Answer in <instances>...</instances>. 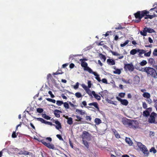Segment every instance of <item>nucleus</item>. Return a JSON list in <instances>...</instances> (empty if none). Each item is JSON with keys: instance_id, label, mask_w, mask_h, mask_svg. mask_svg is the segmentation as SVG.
<instances>
[{"instance_id": "obj_26", "label": "nucleus", "mask_w": 157, "mask_h": 157, "mask_svg": "<svg viewBox=\"0 0 157 157\" xmlns=\"http://www.w3.org/2000/svg\"><path fill=\"white\" fill-rule=\"evenodd\" d=\"M99 56L101 59H103V62H105L106 59V57L104 55H103L101 53H100L99 55Z\"/></svg>"}, {"instance_id": "obj_1", "label": "nucleus", "mask_w": 157, "mask_h": 157, "mask_svg": "<svg viewBox=\"0 0 157 157\" xmlns=\"http://www.w3.org/2000/svg\"><path fill=\"white\" fill-rule=\"evenodd\" d=\"M149 12L147 10L137 11L134 14L135 18L137 19L136 20L135 22L137 23L141 21V19L143 17H144L145 19H147L148 18L152 19L155 16V14L150 15L149 14Z\"/></svg>"}, {"instance_id": "obj_7", "label": "nucleus", "mask_w": 157, "mask_h": 157, "mask_svg": "<svg viewBox=\"0 0 157 157\" xmlns=\"http://www.w3.org/2000/svg\"><path fill=\"white\" fill-rule=\"evenodd\" d=\"M40 142L49 149H54L55 148V146L53 144L46 142L44 139L40 140Z\"/></svg>"}, {"instance_id": "obj_64", "label": "nucleus", "mask_w": 157, "mask_h": 157, "mask_svg": "<svg viewBox=\"0 0 157 157\" xmlns=\"http://www.w3.org/2000/svg\"><path fill=\"white\" fill-rule=\"evenodd\" d=\"M153 54L155 56H157V49L156 48L154 49Z\"/></svg>"}, {"instance_id": "obj_44", "label": "nucleus", "mask_w": 157, "mask_h": 157, "mask_svg": "<svg viewBox=\"0 0 157 157\" xmlns=\"http://www.w3.org/2000/svg\"><path fill=\"white\" fill-rule=\"evenodd\" d=\"M75 95L78 98H81L82 96L81 93L79 92L76 93Z\"/></svg>"}, {"instance_id": "obj_14", "label": "nucleus", "mask_w": 157, "mask_h": 157, "mask_svg": "<svg viewBox=\"0 0 157 157\" xmlns=\"http://www.w3.org/2000/svg\"><path fill=\"white\" fill-rule=\"evenodd\" d=\"M54 123L56 124V125L55 124H53V125L55 126L56 128L58 130H59L60 129H61L62 128L60 122L58 120L56 121Z\"/></svg>"}, {"instance_id": "obj_22", "label": "nucleus", "mask_w": 157, "mask_h": 157, "mask_svg": "<svg viewBox=\"0 0 157 157\" xmlns=\"http://www.w3.org/2000/svg\"><path fill=\"white\" fill-rule=\"evenodd\" d=\"M66 119H67V123L68 124L71 125L73 123V121H72V118L71 117H66Z\"/></svg>"}, {"instance_id": "obj_24", "label": "nucleus", "mask_w": 157, "mask_h": 157, "mask_svg": "<svg viewBox=\"0 0 157 157\" xmlns=\"http://www.w3.org/2000/svg\"><path fill=\"white\" fill-rule=\"evenodd\" d=\"M143 97L144 98H149L151 97L150 94L148 92L144 93L143 95Z\"/></svg>"}, {"instance_id": "obj_57", "label": "nucleus", "mask_w": 157, "mask_h": 157, "mask_svg": "<svg viewBox=\"0 0 157 157\" xmlns=\"http://www.w3.org/2000/svg\"><path fill=\"white\" fill-rule=\"evenodd\" d=\"M142 105L144 109H147V105L145 102H143Z\"/></svg>"}, {"instance_id": "obj_16", "label": "nucleus", "mask_w": 157, "mask_h": 157, "mask_svg": "<svg viewBox=\"0 0 157 157\" xmlns=\"http://www.w3.org/2000/svg\"><path fill=\"white\" fill-rule=\"evenodd\" d=\"M61 111L59 110L56 109L54 111V113L55 116L57 117H60V113H61Z\"/></svg>"}, {"instance_id": "obj_61", "label": "nucleus", "mask_w": 157, "mask_h": 157, "mask_svg": "<svg viewBox=\"0 0 157 157\" xmlns=\"http://www.w3.org/2000/svg\"><path fill=\"white\" fill-rule=\"evenodd\" d=\"M101 81L103 83H105V84H107L108 83V82H107V79H106V78H103L102 80H101Z\"/></svg>"}, {"instance_id": "obj_62", "label": "nucleus", "mask_w": 157, "mask_h": 157, "mask_svg": "<svg viewBox=\"0 0 157 157\" xmlns=\"http://www.w3.org/2000/svg\"><path fill=\"white\" fill-rule=\"evenodd\" d=\"M41 153L42 157H47L46 154L45 152L43 151V152H41Z\"/></svg>"}, {"instance_id": "obj_25", "label": "nucleus", "mask_w": 157, "mask_h": 157, "mask_svg": "<svg viewBox=\"0 0 157 157\" xmlns=\"http://www.w3.org/2000/svg\"><path fill=\"white\" fill-rule=\"evenodd\" d=\"M82 88L85 90L87 93H88V91H90V90L88 86H86L85 84H82Z\"/></svg>"}, {"instance_id": "obj_54", "label": "nucleus", "mask_w": 157, "mask_h": 157, "mask_svg": "<svg viewBox=\"0 0 157 157\" xmlns=\"http://www.w3.org/2000/svg\"><path fill=\"white\" fill-rule=\"evenodd\" d=\"M56 137L60 140H63L61 135L57 134L56 135Z\"/></svg>"}, {"instance_id": "obj_28", "label": "nucleus", "mask_w": 157, "mask_h": 157, "mask_svg": "<svg viewBox=\"0 0 157 157\" xmlns=\"http://www.w3.org/2000/svg\"><path fill=\"white\" fill-rule=\"evenodd\" d=\"M113 132L114 133V134L116 137L117 138H119L120 137V135L117 132V131L116 130L114 129L113 130Z\"/></svg>"}, {"instance_id": "obj_3", "label": "nucleus", "mask_w": 157, "mask_h": 157, "mask_svg": "<svg viewBox=\"0 0 157 157\" xmlns=\"http://www.w3.org/2000/svg\"><path fill=\"white\" fill-rule=\"evenodd\" d=\"M87 60L86 58L81 59L79 61L81 62V65L82 67L83 68V70L84 71H90L91 69L88 66L87 63L85 62V61Z\"/></svg>"}, {"instance_id": "obj_5", "label": "nucleus", "mask_w": 157, "mask_h": 157, "mask_svg": "<svg viewBox=\"0 0 157 157\" xmlns=\"http://www.w3.org/2000/svg\"><path fill=\"white\" fill-rule=\"evenodd\" d=\"M81 137L82 140L89 141L90 139V135L88 132L84 131L82 132Z\"/></svg>"}, {"instance_id": "obj_4", "label": "nucleus", "mask_w": 157, "mask_h": 157, "mask_svg": "<svg viewBox=\"0 0 157 157\" xmlns=\"http://www.w3.org/2000/svg\"><path fill=\"white\" fill-rule=\"evenodd\" d=\"M150 117L148 119V122L150 124H157V121L155 120L156 117H157V114L154 112L151 113Z\"/></svg>"}, {"instance_id": "obj_29", "label": "nucleus", "mask_w": 157, "mask_h": 157, "mask_svg": "<svg viewBox=\"0 0 157 157\" xmlns=\"http://www.w3.org/2000/svg\"><path fill=\"white\" fill-rule=\"evenodd\" d=\"M47 79L48 81H52L53 79L51 75L50 74H48L47 75Z\"/></svg>"}, {"instance_id": "obj_6", "label": "nucleus", "mask_w": 157, "mask_h": 157, "mask_svg": "<svg viewBox=\"0 0 157 157\" xmlns=\"http://www.w3.org/2000/svg\"><path fill=\"white\" fill-rule=\"evenodd\" d=\"M124 69L125 71L128 70L130 72L133 71L134 69V67L132 63L126 64L124 65Z\"/></svg>"}, {"instance_id": "obj_13", "label": "nucleus", "mask_w": 157, "mask_h": 157, "mask_svg": "<svg viewBox=\"0 0 157 157\" xmlns=\"http://www.w3.org/2000/svg\"><path fill=\"white\" fill-rule=\"evenodd\" d=\"M88 72L92 74L95 76L96 79L97 80L98 82H100L101 81L100 78L99 77V75L97 74L95 72H94L92 69H90V71H88Z\"/></svg>"}, {"instance_id": "obj_58", "label": "nucleus", "mask_w": 157, "mask_h": 157, "mask_svg": "<svg viewBox=\"0 0 157 157\" xmlns=\"http://www.w3.org/2000/svg\"><path fill=\"white\" fill-rule=\"evenodd\" d=\"M17 136L16 134V132H15V131L13 132V133L12 134V137L13 138H16L17 137Z\"/></svg>"}, {"instance_id": "obj_63", "label": "nucleus", "mask_w": 157, "mask_h": 157, "mask_svg": "<svg viewBox=\"0 0 157 157\" xmlns=\"http://www.w3.org/2000/svg\"><path fill=\"white\" fill-rule=\"evenodd\" d=\"M69 104L70 105L72 108H75V107L76 106V105H74L71 102L69 101Z\"/></svg>"}, {"instance_id": "obj_49", "label": "nucleus", "mask_w": 157, "mask_h": 157, "mask_svg": "<svg viewBox=\"0 0 157 157\" xmlns=\"http://www.w3.org/2000/svg\"><path fill=\"white\" fill-rule=\"evenodd\" d=\"M82 104L86 107L87 108H91L89 106H86L87 105L86 102V101H83L82 102Z\"/></svg>"}, {"instance_id": "obj_59", "label": "nucleus", "mask_w": 157, "mask_h": 157, "mask_svg": "<svg viewBox=\"0 0 157 157\" xmlns=\"http://www.w3.org/2000/svg\"><path fill=\"white\" fill-rule=\"evenodd\" d=\"M140 34L141 35H142L144 36H146L147 35V33L145 32H144L142 31H140Z\"/></svg>"}, {"instance_id": "obj_10", "label": "nucleus", "mask_w": 157, "mask_h": 157, "mask_svg": "<svg viewBox=\"0 0 157 157\" xmlns=\"http://www.w3.org/2000/svg\"><path fill=\"white\" fill-rule=\"evenodd\" d=\"M132 124L129 125V127L131 128L136 129L138 127V123L136 121L132 120L131 122Z\"/></svg>"}, {"instance_id": "obj_27", "label": "nucleus", "mask_w": 157, "mask_h": 157, "mask_svg": "<svg viewBox=\"0 0 157 157\" xmlns=\"http://www.w3.org/2000/svg\"><path fill=\"white\" fill-rule=\"evenodd\" d=\"M94 122L97 125H99L101 123V121L98 118H96L94 120Z\"/></svg>"}, {"instance_id": "obj_56", "label": "nucleus", "mask_w": 157, "mask_h": 157, "mask_svg": "<svg viewBox=\"0 0 157 157\" xmlns=\"http://www.w3.org/2000/svg\"><path fill=\"white\" fill-rule=\"evenodd\" d=\"M151 54V51H149L147 53H144V56H145L149 57L150 56Z\"/></svg>"}, {"instance_id": "obj_8", "label": "nucleus", "mask_w": 157, "mask_h": 157, "mask_svg": "<svg viewBox=\"0 0 157 157\" xmlns=\"http://www.w3.org/2000/svg\"><path fill=\"white\" fill-rule=\"evenodd\" d=\"M132 120L128 119L126 118H123L122 119V122L125 125L129 127V125L132 124Z\"/></svg>"}, {"instance_id": "obj_42", "label": "nucleus", "mask_w": 157, "mask_h": 157, "mask_svg": "<svg viewBox=\"0 0 157 157\" xmlns=\"http://www.w3.org/2000/svg\"><path fill=\"white\" fill-rule=\"evenodd\" d=\"M63 101H57L56 104L58 106H61L63 104Z\"/></svg>"}, {"instance_id": "obj_41", "label": "nucleus", "mask_w": 157, "mask_h": 157, "mask_svg": "<svg viewBox=\"0 0 157 157\" xmlns=\"http://www.w3.org/2000/svg\"><path fill=\"white\" fill-rule=\"evenodd\" d=\"M129 42V41L128 40H126L124 43L121 44V47H124Z\"/></svg>"}, {"instance_id": "obj_45", "label": "nucleus", "mask_w": 157, "mask_h": 157, "mask_svg": "<svg viewBox=\"0 0 157 157\" xmlns=\"http://www.w3.org/2000/svg\"><path fill=\"white\" fill-rule=\"evenodd\" d=\"M64 107L66 109H68L69 108V104L67 102H65L63 103Z\"/></svg>"}, {"instance_id": "obj_39", "label": "nucleus", "mask_w": 157, "mask_h": 157, "mask_svg": "<svg viewBox=\"0 0 157 157\" xmlns=\"http://www.w3.org/2000/svg\"><path fill=\"white\" fill-rule=\"evenodd\" d=\"M42 116L43 118L47 120H50L51 118V117L45 114H43Z\"/></svg>"}, {"instance_id": "obj_60", "label": "nucleus", "mask_w": 157, "mask_h": 157, "mask_svg": "<svg viewBox=\"0 0 157 157\" xmlns=\"http://www.w3.org/2000/svg\"><path fill=\"white\" fill-rule=\"evenodd\" d=\"M91 81L90 80H88V87L89 88L91 87Z\"/></svg>"}, {"instance_id": "obj_52", "label": "nucleus", "mask_w": 157, "mask_h": 157, "mask_svg": "<svg viewBox=\"0 0 157 157\" xmlns=\"http://www.w3.org/2000/svg\"><path fill=\"white\" fill-rule=\"evenodd\" d=\"M124 28L125 27H122L121 25H120L118 27H115V29H124Z\"/></svg>"}, {"instance_id": "obj_11", "label": "nucleus", "mask_w": 157, "mask_h": 157, "mask_svg": "<svg viewBox=\"0 0 157 157\" xmlns=\"http://www.w3.org/2000/svg\"><path fill=\"white\" fill-rule=\"evenodd\" d=\"M148 63L151 65H152L155 68L157 69V65H155V59L152 58H150L148 59Z\"/></svg>"}, {"instance_id": "obj_51", "label": "nucleus", "mask_w": 157, "mask_h": 157, "mask_svg": "<svg viewBox=\"0 0 157 157\" xmlns=\"http://www.w3.org/2000/svg\"><path fill=\"white\" fill-rule=\"evenodd\" d=\"M91 117L90 116H86V120L90 121L91 120Z\"/></svg>"}, {"instance_id": "obj_43", "label": "nucleus", "mask_w": 157, "mask_h": 157, "mask_svg": "<svg viewBox=\"0 0 157 157\" xmlns=\"http://www.w3.org/2000/svg\"><path fill=\"white\" fill-rule=\"evenodd\" d=\"M46 100L48 101L52 102L53 103H55L56 100L55 99H52L50 98H46Z\"/></svg>"}, {"instance_id": "obj_31", "label": "nucleus", "mask_w": 157, "mask_h": 157, "mask_svg": "<svg viewBox=\"0 0 157 157\" xmlns=\"http://www.w3.org/2000/svg\"><path fill=\"white\" fill-rule=\"evenodd\" d=\"M147 63V61L145 60H143L142 61L140 62V66H143L146 65Z\"/></svg>"}, {"instance_id": "obj_15", "label": "nucleus", "mask_w": 157, "mask_h": 157, "mask_svg": "<svg viewBox=\"0 0 157 157\" xmlns=\"http://www.w3.org/2000/svg\"><path fill=\"white\" fill-rule=\"evenodd\" d=\"M91 94L94 95L95 98L98 100L99 101L101 99V96L95 93L94 91H93L91 92Z\"/></svg>"}, {"instance_id": "obj_53", "label": "nucleus", "mask_w": 157, "mask_h": 157, "mask_svg": "<svg viewBox=\"0 0 157 157\" xmlns=\"http://www.w3.org/2000/svg\"><path fill=\"white\" fill-rule=\"evenodd\" d=\"M48 93L50 94L51 98H53L55 97L54 95L52 94V92L51 91H49L48 92Z\"/></svg>"}, {"instance_id": "obj_20", "label": "nucleus", "mask_w": 157, "mask_h": 157, "mask_svg": "<svg viewBox=\"0 0 157 157\" xmlns=\"http://www.w3.org/2000/svg\"><path fill=\"white\" fill-rule=\"evenodd\" d=\"M125 141L130 146L132 145L133 143L132 141L131 140L130 138L128 137H126L125 139Z\"/></svg>"}, {"instance_id": "obj_32", "label": "nucleus", "mask_w": 157, "mask_h": 157, "mask_svg": "<svg viewBox=\"0 0 157 157\" xmlns=\"http://www.w3.org/2000/svg\"><path fill=\"white\" fill-rule=\"evenodd\" d=\"M121 71L120 69H117L115 71H113V73L115 74H118L120 75L121 73Z\"/></svg>"}, {"instance_id": "obj_18", "label": "nucleus", "mask_w": 157, "mask_h": 157, "mask_svg": "<svg viewBox=\"0 0 157 157\" xmlns=\"http://www.w3.org/2000/svg\"><path fill=\"white\" fill-rule=\"evenodd\" d=\"M20 152H21V153L20 154L21 155H31L32 156L33 155V153H31V152H28L27 151H21Z\"/></svg>"}, {"instance_id": "obj_30", "label": "nucleus", "mask_w": 157, "mask_h": 157, "mask_svg": "<svg viewBox=\"0 0 157 157\" xmlns=\"http://www.w3.org/2000/svg\"><path fill=\"white\" fill-rule=\"evenodd\" d=\"M137 145L140 150L145 145H143L141 142H137Z\"/></svg>"}, {"instance_id": "obj_2", "label": "nucleus", "mask_w": 157, "mask_h": 157, "mask_svg": "<svg viewBox=\"0 0 157 157\" xmlns=\"http://www.w3.org/2000/svg\"><path fill=\"white\" fill-rule=\"evenodd\" d=\"M146 73L147 76H151L155 79L157 78V72L153 67H148Z\"/></svg>"}, {"instance_id": "obj_19", "label": "nucleus", "mask_w": 157, "mask_h": 157, "mask_svg": "<svg viewBox=\"0 0 157 157\" xmlns=\"http://www.w3.org/2000/svg\"><path fill=\"white\" fill-rule=\"evenodd\" d=\"M89 105H93L94 106L97 110H99V108L98 103L97 102H93L92 103H90L88 104Z\"/></svg>"}, {"instance_id": "obj_47", "label": "nucleus", "mask_w": 157, "mask_h": 157, "mask_svg": "<svg viewBox=\"0 0 157 157\" xmlns=\"http://www.w3.org/2000/svg\"><path fill=\"white\" fill-rule=\"evenodd\" d=\"M137 52L139 53V56H140L141 54L145 53V51L143 49H140V51L139 52Z\"/></svg>"}, {"instance_id": "obj_21", "label": "nucleus", "mask_w": 157, "mask_h": 157, "mask_svg": "<svg viewBox=\"0 0 157 157\" xmlns=\"http://www.w3.org/2000/svg\"><path fill=\"white\" fill-rule=\"evenodd\" d=\"M140 51V49H138L137 50H136V49H133L131 51L130 53L131 55H135L137 52H139Z\"/></svg>"}, {"instance_id": "obj_17", "label": "nucleus", "mask_w": 157, "mask_h": 157, "mask_svg": "<svg viewBox=\"0 0 157 157\" xmlns=\"http://www.w3.org/2000/svg\"><path fill=\"white\" fill-rule=\"evenodd\" d=\"M108 64L110 65H113L115 64V61L112 59H107Z\"/></svg>"}, {"instance_id": "obj_46", "label": "nucleus", "mask_w": 157, "mask_h": 157, "mask_svg": "<svg viewBox=\"0 0 157 157\" xmlns=\"http://www.w3.org/2000/svg\"><path fill=\"white\" fill-rule=\"evenodd\" d=\"M75 117H76L77 119L75 120L76 121H81L82 120V118L80 117L78 115L75 116Z\"/></svg>"}, {"instance_id": "obj_9", "label": "nucleus", "mask_w": 157, "mask_h": 157, "mask_svg": "<svg viewBox=\"0 0 157 157\" xmlns=\"http://www.w3.org/2000/svg\"><path fill=\"white\" fill-rule=\"evenodd\" d=\"M116 98L117 100L119 101L123 105L127 106L128 104V102L126 99H121L118 97H116Z\"/></svg>"}, {"instance_id": "obj_37", "label": "nucleus", "mask_w": 157, "mask_h": 157, "mask_svg": "<svg viewBox=\"0 0 157 157\" xmlns=\"http://www.w3.org/2000/svg\"><path fill=\"white\" fill-rule=\"evenodd\" d=\"M38 121H40L41 123L45 124L46 121L41 118H37Z\"/></svg>"}, {"instance_id": "obj_50", "label": "nucleus", "mask_w": 157, "mask_h": 157, "mask_svg": "<svg viewBox=\"0 0 157 157\" xmlns=\"http://www.w3.org/2000/svg\"><path fill=\"white\" fill-rule=\"evenodd\" d=\"M43 111L42 109L40 108H38L37 109V111L39 113H42Z\"/></svg>"}, {"instance_id": "obj_38", "label": "nucleus", "mask_w": 157, "mask_h": 157, "mask_svg": "<svg viewBox=\"0 0 157 157\" xmlns=\"http://www.w3.org/2000/svg\"><path fill=\"white\" fill-rule=\"evenodd\" d=\"M149 151L150 152H153L154 154L155 153L157 152L156 150L155 149V148L154 147H151Z\"/></svg>"}, {"instance_id": "obj_34", "label": "nucleus", "mask_w": 157, "mask_h": 157, "mask_svg": "<svg viewBox=\"0 0 157 157\" xmlns=\"http://www.w3.org/2000/svg\"><path fill=\"white\" fill-rule=\"evenodd\" d=\"M83 143L84 145L87 147V148H89V144L88 142L85 140H82Z\"/></svg>"}, {"instance_id": "obj_23", "label": "nucleus", "mask_w": 157, "mask_h": 157, "mask_svg": "<svg viewBox=\"0 0 157 157\" xmlns=\"http://www.w3.org/2000/svg\"><path fill=\"white\" fill-rule=\"evenodd\" d=\"M150 115L149 112L147 110L144 111L143 112V115L146 117H147Z\"/></svg>"}, {"instance_id": "obj_35", "label": "nucleus", "mask_w": 157, "mask_h": 157, "mask_svg": "<svg viewBox=\"0 0 157 157\" xmlns=\"http://www.w3.org/2000/svg\"><path fill=\"white\" fill-rule=\"evenodd\" d=\"M148 67H145L144 68H142L141 69H139L138 70L140 71H141L142 72H144L146 73L147 69Z\"/></svg>"}, {"instance_id": "obj_33", "label": "nucleus", "mask_w": 157, "mask_h": 157, "mask_svg": "<svg viewBox=\"0 0 157 157\" xmlns=\"http://www.w3.org/2000/svg\"><path fill=\"white\" fill-rule=\"evenodd\" d=\"M147 32L149 33L155 32V31L152 29L150 28H147Z\"/></svg>"}, {"instance_id": "obj_40", "label": "nucleus", "mask_w": 157, "mask_h": 157, "mask_svg": "<svg viewBox=\"0 0 157 157\" xmlns=\"http://www.w3.org/2000/svg\"><path fill=\"white\" fill-rule=\"evenodd\" d=\"M63 73V72H62L61 70H58L57 72L54 73V75H57L59 74H61Z\"/></svg>"}, {"instance_id": "obj_36", "label": "nucleus", "mask_w": 157, "mask_h": 157, "mask_svg": "<svg viewBox=\"0 0 157 157\" xmlns=\"http://www.w3.org/2000/svg\"><path fill=\"white\" fill-rule=\"evenodd\" d=\"M76 112L78 113L81 115H83L85 113V112H83L82 110H79L78 109H76Z\"/></svg>"}, {"instance_id": "obj_55", "label": "nucleus", "mask_w": 157, "mask_h": 157, "mask_svg": "<svg viewBox=\"0 0 157 157\" xmlns=\"http://www.w3.org/2000/svg\"><path fill=\"white\" fill-rule=\"evenodd\" d=\"M111 52L112 54L114 56H118L120 55V54L119 53L111 51Z\"/></svg>"}, {"instance_id": "obj_48", "label": "nucleus", "mask_w": 157, "mask_h": 157, "mask_svg": "<svg viewBox=\"0 0 157 157\" xmlns=\"http://www.w3.org/2000/svg\"><path fill=\"white\" fill-rule=\"evenodd\" d=\"M125 95V94L124 93H121L118 94L119 96L121 98H124Z\"/></svg>"}, {"instance_id": "obj_12", "label": "nucleus", "mask_w": 157, "mask_h": 157, "mask_svg": "<svg viewBox=\"0 0 157 157\" xmlns=\"http://www.w3.org/2000/svg\"><path fill=\"white\" fill-rule=\"evenodd\" d=\"M140 150L142 151L144 155L146 156H148L149 154L148 150L145 145L142 148L140 149Z\"/></svg>"}]
</instances>
